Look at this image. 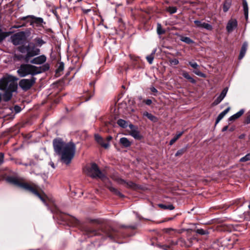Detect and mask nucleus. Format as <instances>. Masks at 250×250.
<instances>
[{
  "label": "nucleus",
  "mask_w": 250,
  "mask_h": 250,
  "mask_svg": "<svg viewBox=\"0 0 250 250\" xmlns=\"http://www.w3.org/2000/svg\"><path fill=\"white\" fill-rule=\"evenodd\" d=\"M243 137H244V135H241V136H240V137H239V138H241V139H242Z\"/></svg>",
  "instance_id": "54"
},
{
  "label": "nucleus",
  "mask_w": 250,
  "mask_h": 250,
  "mask_svg": "<svg viewBox=\"0 0 250 250\" xmlns=\"http://www.w3.org/2000/svg\"><path fill=\"white\" fill-rule=\"evenodd\" d=\"M182 75L184 78L188 79L192 83H196V81L190 76L188 72L183 71Z\"/></svg>",
  "instance_id": "22"
},
{
  "label": "nucleus",
  "mask_w": 250,
  "mask_h": 250,
  "mask_svg": "<svg viewBox=\"0 0 250 250\" xmlns=\"http://www.w3.org/2000/svg\"><path fill=\"white\" fill-rule=\"evenodd\" d=\"M13 91L6 90L5 93L2 95V99L5 102L9 101L12 97V92Z\"/></svg>",
  "instance_id": "15"
},
{
  "label": "nucleus",
  "mask_w": 250,
  "mask_h": 250,
  "mask_svg": "<svg viewBox=\"0 0 250 250\" xmlns=\"http://www.w3.org/2000/svg\"><path fill=\"white\" fill-rule=\"evenodd\" d=\"M181 41L188 44H190L193 42V41L188 37H181Z\"/></svg>",
  "instance_id": "32"
},
{
  "label": "nucleus",
  "mask_w": 250,
  "mask_h": 250,
  "mask_svg": "<svg viewBox=\"0 0 250 250\" xmlns=\"http://www.w3.org/2000/svg\"><path fill=\"white\" fill-rule=\"evenodd\" d=\"M144 102L147 105H150L152 103V101L150 99H147L146 100L144 101Z\"/></svg>",
  "instance_id": "46"
},
{
  "label": "nucleus",
  "mask_w": 250,
  "mask_h": 250,
  "mask_svg": "<svg viewBox=\"0 0 250 250\" xmlns=\"http://www.w3.org/2000/svg\"><path fill=\"white\" fill-rule=\"evenodd\" d=\"M250 160V153L247 154L245 156L241 158L240 161L241 162H245Z\"/></svg>",
  "instance_id": "36"
},
{
  "label": "nucleus",
  "mask_w": 250,
  "mask_h": 250,
  "mask_svg": "<svg viewBox=\"0 0 250 250\" xmlns=\"http://www.w3.org/2000/svg\"><path fill=\"white\" fill-rule=\"evenodd\" d=\"M18 50L22 54H25L24 60L28 62L29 59L40 54L41 50L35 46L33 42H30L27 45H22L18 47Z\"/></svg>",
  "instance_id": "3"
},
{
  "label": "nucleus",
  "mask_w": 250,
  "mask_h": 250,
  "mask_svg": "<svg viewBox=\"0 0 250 250\" xmlns=\"http://www.w3.org/2000/svg\"><path fill=\"white\" fill-rule=\"evenodd\" d=\"M95 141L104 148H108L109 146V143H104V139L98 134L94 135Z\"/></svg>",
  "instance_id": "13"
},
{
  "label": "nucleus",
  "mask_w": 250,
  "mask_h": 250,
  "mask_svg": "<svg viewBox=\"0 0 250 250\" xmlns=\"http://www.w3.org/2000/svg\"><path fill=\"white\" fill-rule=\"evenodd\" d=\"M51 166H52V167H53V168H55V167H54V165L53 163H52V164H51Z\"/></svg>",
  "instance_id": "53"
},
{
  "label": "nucleus",
  "mask_w": 250,
  "mask_h": 250,
  "mask_svg": "<svg viewBox=\"0 0 250 250\" xmlns=\"http://www.w3.org/2000/svg\"><path fill=\"white\" fill-rule=\"evenodd\" d=\"M117 124L123 128H126L127 126V122L123 119H119L117 121Z\"/></svg>",
  "instance_id": "28"
},
{
  "label": "nucleus",
  "mask_w": 250,
  "mask_h": 250,
  "mask_svg": "<svg viewBox=\"0 0 250 250\" xmlns=\"http://www.w3.org/2000/svg\"><path fill=\"white\" fill-rule=\"evenodd\" d=\"M27 17H31L34 20L31 22L30 24L33 27H43V24L45 23L42 18H36L33 16H29L27 17H23L21 18L22 20H25Z\"/></svg>",
  "instance_id": "8"
},
{
  "label": "nucleus",
  "mask_w": 250,
  "mask_h": 250,
  "mask_svg": "<svg viewBox=\"0 0 250 250\" xmlns=\"http://www.w3.org/2000/svg\"><path fill=\"white\" fill-rule=\"evenodd\" d=\"M2 16H0V20L1 19ZM6 33L3 32L1 29H0V42H2L5 38L6 37Z\"/></svg>",
  "instance_id": "33"
},
{
  "label": "nucleus",
  "mask_w": 250,
  "mask_h": 250,
  "mask_svg": "<svg viewBox=\"0 0 250 250\" xmlns=\"http://www.w3.org/2000/svg\"><path fill=\"white\" fill-rule=\"evenodd\" d=\"M46 69H49V67H48V66H47L46 67Z\"/></svg>",
  "instance_id": "56"
},
{
  "label": "nucleus",
  "mask_w": 250,
  "mask_h": 250,
  "mask_svg": "<svg viewBox=\"0 0 250 250\" xmlns=\"http://www.w3.org/2000/svg\"><path fill=\"white\" fill-rule=\"evenodd\" d=\"M112 137L111 136H108L106 137V140L108 142L107 143H109L111 140L112 139Z\"/></svg>",
  "instance_id": "49"
},
{
  "label": "nucleus",
  "mask_w": 250,
  "mask_h": 250,
  "mask_svg": "<svg viewBox=\"0 0 250 250\" xmlns=\"http://www.w3.org/2000/svg\"><path fill=\"white\" fill-rule=\"evenodd\" d=\"M243 7L245 18L247 20L248 19L249 8L246 0H243Z\"/></svg>",
  "instance_id": "19"
},
{
  "label": "nucleus",
  "mask_w": 250,
  "mask_h": 250,
  "mask_svg": "<svg viewBox=\"0 0 250 250\" xmlns=\"http://www.w3.org/2000/svg\"><path fill=\"white\" fill-rule=\"evenodd\" d=\"M237 26V21L236 19H231L227 23L226 29L229 33L231 32Z\"/></svg>",
  "instance_id": "10"
},
{
  "label": "nucleus",
  "mask_w": 250,
  "mask_h": 250,
  "mask_svg": "<svg viewBox=\"0 0 250 250\" xmlns=\"http://www.w3.org/2000/svg\"><path fill=\"white\" fill-rule=\"evenodd\" d=\"M230 131H232V130H233V129H230Z\"/></svg>",
  "instance_id": "57"
},
{
  "label": "nucleus",
  "mask_w": 250,
  "mask_h": 250,
  "mask_svg": "<svg viewBox=\"0 0 250 250\" xmlns=\"http://www.w3.org/2000/svg\"><path fill=\"white\" fill-rule=\"evenodd\" d=\"M42 72L41 67L28 64H21L17 71L18 74L21 77L28 75H35L41 73Z\"/></svg>",
  "instance_id": "4"
},
{
  "label": "nucleus",
  "mask_w": 250,
  "mask_h": 250,
  "mask_svg": "<svg viewBox=\"0 0 250 250\" xmlns=\"http://www.w3.org/2000/svg\"><path fill=\"white\" fill-rule=\"evenodd\" d=\"M189 64L193 68H197L199 65L196 62H189Z\"/></svg>",
  "instance_id": "42"
},
{
  "label": "nucleus",
  "mask_w": 250,
  "mask_h": 250,
  "mask_svg": "<svg viewBox=\"0 0 250 250\" xmlns=\"http://www.w3.org/2000/svg\"><path fill=\"white\" fill-rule=\"evenodd\" d=\"M17 79L13 76L8 75L0 79V89L14 91L17 88L15 81Z\"/></svg>",
  "instance_id": "5"
},
{
  "label": "nucleus",
  "mask_w": 250,
  "mask_h": 250,
  "mask_svg": "<svg viewBox=\"0 0 250 250\" xmlns=\"http://www.w3.org/2000/svg\"><path fill=\"white\" fill-rule=\"evenodd\" d=\"M194 73L195 74H196L197 75L202 77H205V75L204 74H203L202 72H201V71H200L199 70L195 71Z\"/></svg>",
  "instance_id": "41"
},
{
  "label": "nucleus",
  "mask_w": 250,
  "mask_h": 250,
  "mask_svg": "<svg viewBox=\"0 0 250 250\" xmlns=\"http://www.w3.org/2000/svg\"><path fill=\"white\" fill-rule=\"evenodd\" d=\"M4 155L2 153H0V165L3 162Z\"/></svg>",
  "instance_id": "45"
},
{
  "label": "nucleus",
  "mask_w": 250,
  "mask_h": 250,
  "mask_svg": "<svg viewBox=\"0 0 250 250\" xmlns=\"http://www.w3.org/2000/svg\"><path fill=\"white\" fill-rule=\"evenodd\" d=\"M159 207L164 209L173 210L174 207L172 205H165L164 204H159Z\"/></svg>",
  "instance_id": "29"
},
{
  "label": "nucleus",
  "mask_w": 250,
  "mask_h": 250,
  "mask_svg": "<svg viewBox=\"0 0 250 250\" xmlns=\"http://www.w3.org/2000/svg\"><path fill=\"white\" fill-rule=\"evenodd\" d=\"M228 129V126H227V125L225 126L224 127H223V128L222 129V132L226 131V130H227Z\"/></svg>",
  "instance_id": "51"
},
{
  "label": "nucleus",
  "mask_w": 250,
  "mask_h": 250,
  "mask_svg": "<svg viewBox=\"0 0 250 250\" xmlns=\"http://www.w3.org/2000/svg\"><path fill=\"white\" fill-rule=\"evenodd\" d=\"M129 127L131 129V130H132V129H136L135 127V126L133 125H132V124L129 125Z\"/></svg>",
  "instance_id": "50"
},
{
  "label": "nucleus",
  "mask_w": 250,
  "mask_h": 250,
  "mask_svg": "<svg viewBox=\"0 0 250 250\" xmlns=\"http://www.w3.org/2000/svg\"><path fill=\"white\" fill-rule=\"evenodd\" d=\"M143 115L144 116L146 117L148 119L152 121H155L156 119V118L154 116L147 112L144 113Z\"/></svg>",
  "instance_id": "31"
},
{
  "label": "nucleus",
  "mask_w": 250,
  "mask_h": 250,
  "mask_svg": "<svg viewBox=\"0 0 250 250\" xmlns=\"http://www.w3.org/2000/svg\"><path fill=\"white\" fill-rule=\"evenodd\" d=\"M188 146H187L185 147H183L178 150L175 153V156H179L182 155L185 152H186L188 148Z\"/></svg>",
  "instance_id": "27"
},
{
  "label": "nucleus",
  "mask_w": 250,
  "mask_h": 250,
  "mask_svg": "<svg viewBox=\"0 0 250 250\" xmlns=\"http://www.w3.org/2000/svg\"><path fill=\"white\" fill-rule=\"evenodd\" d=\"M194 22L198 27L205 28L208 30H211L212 29V26L208 23L197 20L194 21Z\"/></svg>",
  "instance_id": "14"
},
{
  "label": "nucleus",
  "mask_w": 250,
  "mask_h": 250,
  "mask_svg": "<svg viewBox=\"0 0 250 250\" xmlns=\"http://www.w3.org/2000/svg\"><path fill=\"white\" fill-rule=\"evenodd\" d=\"M184 133V131L179 132L169 142V145H172Z\"/></svg>",
  "instance_id": "24"
},
{
  "label": "nucleus",
  "mask_w": 250,
  "mask_h": 250,
  "mask_svg": "<svg viewBox=\"0 0 250 250\" xmlns=\"http://www.w3.org/2000/svg\"><path fill=\"white\" fill-rule=\"evenodd\" d=\"M108 188L109 190L111 192H112L113 193H114V194L117 195L121 197H122L124 196L119 191H118L117 189H116L114 187H113L112 186H109L108 187Z\"/></svg>",
  "instance_id": "23"
},
{
  "label": "nucleus",
  "mask_w": 250,
  "mask_h": 250,
  "mask_svg": "<svg viewBox=\"0 0 250 250\" xmlns=\"http://www.w3.org/2000/svg\"><path fill=\"white\" fill-rule=\"evenodd\" d=\"M156 50H154L153 52L149 55L146 56V59L149 64H152L154 59V55L155 53Z\"/></svg>",
  "instance_id": "30"
},
{
  "label": "nucleus",
  "mask_w": 250,
  "mask_h": 250,
  "mask_svg": "<svg viewBox=\"0 0 250 250\" xmlns=\"http://www.w3.org/2000/svg\"><path fill=\"white\" fill-rule=\"evenodd\" d=\"M24 37L23 32L17 33L11 37L12 42L15 45L20 44L23 41Z\"/></svg>",
  "instance_id": "9"
},
{
  "label": "nucleus",
  "mask_w": 250,
  "mask_h": 250,
  "mask_svg": "<svg viewBox=\"0 0 250 250\" xmlns=\"http://www.w3.org/2000/svg\"><path fill=\"white\" fill-rule=\"evenodd\" d=\"M34 41L35 43H34L35 44V46L36 47H41L42 45H43L45 43V42L40 37H37L34 39Z\"/></svg>",
  "instance_id": "18"
},
{
  "label": "nucleus",
  "mask_w": 250,
  "mask_h": 250,
  "mask_svg": "<svg viewBox=\"0 0 250 250\" xmlns=\"http://www.w3.org/2000/svg\"><path fill=\"white\" fill-rule=\"evenodd\" d=\"M85 172L88 175L93 178L98 177L103 179L104 177V174L100 170L98 166L95 163L92 164L91 167L86 169Z\"/></svg>",
  "instance_id": "6"
},
{
  "label": "nucleus",
  "mask_w": 250,
  "mask_h": 250,
  "mask_svg": "<svg viewBox=\"0 0 250 250\" xmlns=\"http://www.w3.org/2000/svg\"><path fill=\"white\" fill-rule=\"evenodd\" d=\"M64 68V64L62 62H61L59 64L58 69L56 70L57 72H59L62 71Z\"/></svg>",
  "instance_id": "38"
},
{
  "label": "nucleus",
  "mask_w": 250,
  "mask_h": 250,
  "mask_svg": "<svg viewBox=\"0 0 250 250\" xmlns=\"http://www.w3.org/2000/svg\"><path fill=\"white\" fill-rule=\"evenodd\" d=\"M36 80V79L34 77H32L30 79H22L19 82V86L22 90L27 91L35 83Z\"/></svg>",
  "instance_id": "7"
},
{
  "label": "nucleus",
  "mask_w": 250,
  "mask_h": 250,
  "mask_svg": "<svg viewBox=\"0 0 250 250\" xmlns=\"http://www.w3.org/2000/svg\"><path fill=\"white\" fill-rule=\"evenodd\" d=\"M167 11L170 14H174L177 11V8L176 7L171 6L168 8Z\"/></svg>",
  "instance_id": "37"
},
{
  "label": "nucleus",
  "mask_w": 250,
  "mask_h": 250,
  "mask_svg": "<svg viewBox=\"0 0 250 250\" xmlns=\"http://www.w3.org/2000/svg\"><path fill=\"white\" fill-rule=\"evenodd\" d=\"M169 63L171 65H172V64L177 65L179 63V61L176 59L170 60Z\"/></svg>",
  "instance_id": "40"
},
{
  "label": "nucleus",
  "mask_w": 250,
  "mask_h": 250,
  "mask_svg": "<svg viewBox=\"0 0 250 250\" xmlns=\"http://www.w3.org/2000/svg\"><path fill=\"white\" fill-rule=\"evenodd\" d=\"M46 61V56L44 55H42L34 58L30 61V62L35 64H41L45 62Z\"/></svg>",
  "instance_id": "12"
},
{
  "label": "nucleus",
  "mask_w": 250,
  "mask_h": 250,
  "mask_svg": "<svg viewBox=\"0 0 250 250\" xmlns=\"http://www.w3.org/2000/svg\"><path fill=\"white\" fill-rule=\"evenodd\" d=\"M195 232L200 235H207L208 234V230H204L202 229H197L195 230Z\"/></svg>",
  "instance_id": "34"
},
{
  "label": "nucleus",
  "mask_w": 250,
  "mask_h": 250,
  "mask_svg": "<svg viewBox=\"0 0 250 250\" xmlns=\"http://www.w3.org/2000/svg\"><path fill=\"white\" fill-rule=\"evenodd\" d=\"M157 32L158 34L162 35L165 33V31L162 29L161 24H157Z\"/></svg>",
  "instance_id": "35"
},
{
  "label": "nucleus",
  "mask_w": 250,
  "mask_h": 250,
  "mask_svg": "<svg viewBox=\"0 0 250 250\" xmlns=\"http://www.w3.org/2000/svg\"><path fill=\"white\" fill-rule=\"evenodd\" d=\"M230 110V107H228L225 110H224L223 111L221 112V113L224 116L227 114V113Z\"/></svg>",
  "instance_id": "44"
},
{
  "label": "nucleus",
  "mask_w": 250,
  "mask_h": 250,
  "mask_svg": "<svg viewBox=\"0 0 250 250\" xmlns=\"http://www.w3.org/2000/svg\"><path fill=\"white\" fill-rule=\"evenodd\" d=\"M244 113V109H241L239 111L235 113V114L233 115L232 116H230L229 118V121H233L235 120L236 119L239 118Z\"/></svg>",
  "instance_id": "17"
},
{
  "label": "nucleus",
  "mask_w": 250,
  "mask_h": 250,
  "mask_svg": "<svg viewBox=\"0 0 250 250\" xmlns=\"http://www.w3.org/2000/svg\"><path fill=\"white\" fill-rule=\"evenodd\" d=\"M120 143L125 147H127L131 145V142L125 137L121 138Z\"/></svg>",
  "instance_id": "20"
},
{
  "label": "nucleus",
  "mask_w": 250,
  "mask_h": 250,
  "mask_svg": "<svg viewBox=\"0 0 250 250\" xmlns=\"http://www.w3.org/2000/svg\"><path fill=\"white\" fill-rule=\"evenodd\" d=\"M248 47V44L246 42H244L241 47L240 54L239 56V59L241 60L245 56Z\"/></svg>",
  "instance_id": "16"
},
{
  "label": "nucleus",
  "mask_w": 250,
  "mask_h": 250,
  "mask_svg": "<svg viewBox=\"0 0 250 250\" xmlns=\"http://www.w3.org/2000/svg\"><path fill=\"white\" fill-rule=\"evenodd\" d=\"M53 147L56 153L60 156L61 161L69 165L75 154V144L71 142L66 143L61 139H56L53 141Z\"/></svg>",
  "instance_id": "1"
},
{
  "label": "nucleus",
  "mask_w": 250,
  "mask_h": 250,
  "mask_svg": "<svg viewBox=\"0 0 250 250\" xmlns=\"http://www.w3.org/2000/svg\"><path fill=\"white\" fill-rule=\"evenodd\" d=\"M14 110H15L16 113H19L21 111V107H20L18 105H15L14 106Z\"/></svg>",
  "instance_id": "43"
},
{
  "label": "nucleus",
  "mask_w": 250,
  "mask_h": 250,
  "mask_svg": "<svg viewBox=\"0 0 250 250\" xmlns=\"http://www.w3.org/2000/svg\"><path fill=\"white\" fill-rule=\"evenodd\" d=\"M231 5V1L230 0H226L223 5V11L225 12H227L229 9Z\"/></svg>",
  "instance_id": "26"
},
{
  "label": "nucleus",
  "mask_w": 250,
  "mask_h": 250,
  "mask_svg": "<svg viewBox=\"0 0 250 250\" xmlns=\"http://www.w3.org/2000/svg\"><path fill=\"white\" fill-rule=\"evenodd\" d=\"M228 91V88H225L221 93L220 95L214 100L212 104L213 105H216L221 102V101L226 97L227 92Z\"/></svg>",
  "instance_id": "11"
},
{
  "label": "nucleus",
  "mask_w": 250,
  "mask_h": 250,
  "mask_svg": "<svg viewBox=\"0 0 250 250\" xmlns=\"http://www.w3.org/2000/svg\"><path fill=\"white\" fill-rule=\"evenodd\" d=\"M108 236L109 237H110L111 238H112L113 237L111 234H108Z\"/></svg>",
  "instance_id": "52"
},
{
  "label": "nucleus",
  "mask_w": 250,
  "mask_h": 250,
  "mask_svg": "<svg viewBox=\"0 0 250 250\" xmlns=\"http://www.w3.org/2000/svg\"><path fill=\"white\" fill-rule=\"evenodd\" d=\"M224 117V116L220 113L216 119L215 125L217 124L220 121V120L223 118Z\"/></svg>",
  "instance_id": "39"
},
{
  "label": "nucleus",
  "mask_w": 250,
  "mask_h": 250,
  "mask_svg": "<svg viewBox=\"0 0 250 250\" xmlns=\"http://www.w3.org/2000/svg\"><path fill=\"white\" fill-rule=\"evenodd\" d=\"M248 208H249V209H250V202H249V204L248 205Z\"/></svg>",
  "instance_id": "55"
},
{
  "label": "nucleus",
  "mask_w": 250,
  "mask_h": 250,
  "mask_svg": "<svg viewBox=\"0 0 250 250\" xmlns=\"http://www.w3.org/2000/svg\"><path fill=\"white\" fill-rule=\"evenodd\" d=\"M120 183L121 184H125L127 187L131 188H134L136 187V185L131 181L126 182L125 180L121 179L120 181Z\"/></svg>",
  "instance_id": "25"
},
{
  "label": "nucleus",
  "mask_w": 250,
  "mask_h": 250,
  "mask_svg": "<svg viewBox=\"0 0 250 250\" xmlns=\"http://www.w3.org/2000/svg\"><path fill=\"white\" fill-rule=\"evenodd\" d=\"M150 89L151 91L153 93L158 92V90L154 87H151Z\"/></svg>",
  "instance_id": "48"
},
{
  "label": "nucleus",
  "mask_w": 250,
  "mask_h": 250,
  "mask_svg": "<svg viewBox=\"0 0 250 250\" xmlns=\"http://www.w3.org/2000/svg\"><path fill=\"white\" fill-rule=\"evenodd\" d=\"M0 16H1V14L0 13Z\"/></svg>",
  "instance_id": "58"
},
{
  "label": "nucleus",
  "mask_w": 250,
  "mask_h": 250,
  "mask_svg": "<svg viewBox=\"0 0 250 250\" xmlns=\"http://www.w3.org/2000/svg\"><path fill=\"white\" fill-rule=\"evenodd\" d=\"M130 135H131L134 138L138 140L141 139L142 136L140 134L139 132L138 131L137 128L136 129H132L130 132Z\"/></svg>",
  "instance_id": "21"
},
{
  "label": "nucleus",
  "mask_w": 250,
  "mask_h": 250,
  "mask_svg": "<svg viewBox=\"0 0 250 250\" xmlns=\"http://www.w3.org/2000/svg\"><path fill=\"white\" fill-rule=\"evenodd\" d=\"M8 182L16 186L20 187L26 190L29 191L38 197L46 205V201L43 196H42L39 192V187L35 184H30L27 183L21 182L18 179L14 177H9L6 179Z\"/></svg>",
  "instance_id": "2"
},
{
  "label": "nucleus",
  "mask_w": 250,
  "mask_h": 250,
  "mask_svg": "<svg viewBox=\"0 0 250 250\" xmlns=\"http://www.w3.org/2000/svg\"><path fill=\"white\" fill-rule=\"evenodd\" d=\"M245 123L247 124H249L250 123V115L248 116L245 120Z\"/></svg>",
  "instance_id": "47"
}]
</instances>
